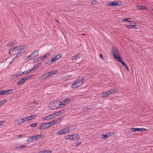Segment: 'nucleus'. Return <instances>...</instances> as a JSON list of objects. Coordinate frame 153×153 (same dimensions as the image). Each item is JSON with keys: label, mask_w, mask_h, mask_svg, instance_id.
I'll return each instance as SVG.
<instances>
[{"label": "nucleus", "mask_w": 153, "mask_h": 153, "mask_svg": "<svg viewBox=\"0 0 153 153\" xmlns=\"http://www.w3.org/2000/svg\"><path fill=\"white\" fill-rule=\"evenodd\" d=\"M85 81V79L82 77L79 78L75 80L73 83L71 85V88L75 89L82 85L83 82Z\"/></svg>", "instance_id": "nucleus-1"}, {"label": "nucleus", "mask_w": 153, "mask_h": 153, "mask_svg": "<svg viewBox=\"0 0 153 153\" xmlns=\"http://www.w3.org/2000/svg\"><path fill=\"white\" fill-rule=\"evenodd\" d=\"M19 51L17 53H14L13 55H16V57H18L22 56L25 53L27 50V48L26 47L25 45H21L18 46Z\"/></svg>", "instance_id": "nucleus-2"}, {"label": "nucleus", "mask_w": 153, "mask_h": 153, "mask_svg": "<svg viewBox=\"0 0 153 153\" xmlns=\"http://www.w3.org/2000/svg\"><path fill=\"white\" fill-rule=\"evenodd\" d=\"M72 99L71 97L68 98H65L61 101H60L58 104V107L61 108L64 105L68 104L72 101Z\"/></svg>", "instance_id": "nucleus-3"}, {"label": "nucleus", "mask_w": 153, "mask_h": 153, "mask_svg": "<svg viewBox=\"0 0 153 153\" xmlns=\"http://www.w3.org/2000/svg\"><path fill=\"white\" fill-rule=\"evenodd\" d=\"M112 53L114 56V58L117 61L121 58L118 49L116 48H114L112 49Z\"/></svg>", "instance_id": "nucleus-4"}, {"label": "nucleus", "mask_w": 153, "mask_h": 153, "mask_svg": "<svg viewBox=\"0 0 153 153\" xmlns=\"http://www.w3.org/2000/svg\"><path fill=\"white\" fill-rule=\"evenodd\" d=\"M39 51L35 50L30 55L26 56V58L29 60H31L36 57L38 55Z\"/></svg>", "instance_id": "nucleus-5"}, {"label": "nucleus", "mask_w": 153, "mask_h": 153, "mask_svg": "<svg viewBox=\"0 0 153 153\" xmlns=\"http://www.w3.org/2000/svg\"><path fill=\"white\" fill-rule=\"evenodd\" d=\"M69 129L66 127L60 130L57 133L58 135L65 134L69 132Z\"/></svg>", "instance_id": "nucleus-6"}, {"label": "nucleus", "mask_w": 153, "mask_h": 153, "mask_svg": "<svg viewBox=\"0 0 153 153\" xmlns=\"http://www.w3.org/2000/svg\"><path fill=\"white\" fill-rule=\"evenodd\" d=\"M107 4L108 5L111 6L112 7L116 6L118 5H120L122 4V2L120 1L107 2Z\"/></svg>", "instance_id": "nucleus-7"}, {"label": "nucleus", "mask_w": 153, "mask_h": 153, "mask_svg": "<svg viewBox=\"0 0 153 153\" xmlns=\"http://www.w3.org/2000/svg\"><path fill=\"white\" fill-rule=\"evenodd\" d=\"M49 127V126H48V123H45L42 124L39 127L40 129H45L48 128Z\"/></svg>", "instance_id": "nucleus-8"}, {"label": "nucleus", "mask_w": 153, "mask_h": 153, "mask_svg": "<svg viewBox=\"0 0 153 153\" xmlns=\"http://www.w3.org/2000/svg\"><path fill=\"white\" fill-rule=\"evenodd\" d=\"M19 47L18 46H16L14 48H12L9 50V53L11 55L13 52H14L15 51H17L19 50Z\"/></svg>", "instance_id": "nucleus-9"}, {"label": "nucleus", "mask_w": 153, "mask_h": 153, "mask_svg": "<svg viewBox=\"0 0 153 153\" xmlns=\"http://www.w3.org/2000/svg\"><path fill=\"white\" fill-rule=\"evenodd\" d=\"M117 91H116L114 89H111L109 91L106 92V96H107L111 94H114Z\"/></svg>", "instance_id": "nucleus-10"}, {"label": "nucleus", "mask_w": 153, "mask_h": 153, "mask_svg": "<svg viewBox=\"0 0 153 153\" xmlns=\"http://www.w3.org/2000/svg\"><path fill=\"white\" fill-rule=\"evenodd\" d=\"M42 135H36L32 136V138H33V140H36L39 139L41 138H43V137H42Z\"/></svg>", "instance_id": "nucleus-11"}, {"label": "nucleus", "mask_w": 153, "mask_h": 153, "mask_svg": "<svg viewBox=\"0 0 153 153\" xmlns=\"http://www.w3.org/2000/svg\"><path fill=\"white\" fill-rule=\"evenodd\" d=\"M36 117V115H33L32 116H30L28 117H26L24 118L25 120V121H29L33 119V118H35Z\"/></svg>", "instance_id": "nucleus-12"}, {"label": "nucleus", "mask_w": 153, "mask_h": 153, "mask_svg": "<svg viewBox=\"0 0 153 153\" xmlns=\"http://www.w3.org/2000/svg\"><path fill=\"white\" fill-rule=\"evenodd\" d=\"M72 140L74 141H76L79 138V136L77 134H74L72 135Z\"/></svg>", "instance_id": "nucleus-13"}, {"label": "nucleus", "mask_w": 153, "mask_h": 153, "mask_svg": "<svg viewBox=\"0 0 153 153\" xmlns=\"http://www.w3.org/2000/svg\"><path fill=\"white\" fill-rule=\"evenodd\" d=\"M25 81L24 78H23L20 79L19 81L17 82V85H22L23 83Z\"/></svg>", "instance_id": "nucleus-14"}, {"label": "nucleus", "mask_w": 153, "mask_h": 153, "mask_svg": "<svg viewBox=\"0 0 153 153\" xmlns=\"http://www.w3.org/2000/svg\"><path fill=\"white\" fill-rule=\"evenodd\" d=\"M16 40H14L13 42H10L8 43L7 46H13L15 45H16Z\"/></svg>", "instance_id": "nucleus-15"}, {"label": "nucleus", "mask_w": 153, "mask_h": 153, "mask_svg": "<svg viewBox=\"0 0 153 153\" xmlns=\"http://www.w3.org/2000/svg\"><path fill=\"white\" fill-rule=\"evenodd\" d=\"M58 72L57 70H54L53 71H51L50 72H48V73L49 75V76H51L53 74H54Z\"/></svg>", "instance_id": "nucleus-16"}, {"label": "nucleus", "mask_w": 153, "mask_h": 153, "mask_svg": "<svg viewBox=\"0 0 153 153\" xmlns=\"http://www.w3.org/2000/svg\"><path fill=\"white\" fill-rule=\"evenodd\" d=\"M137 8L139 10H146L147 9V7L143 6H137Z\"/></svg>", "instance_id": "nucleus-17"}, {"label": "nucleus", "mask_w": 153, "mask_h": 153, "mask_svg": "<svg viewBox=\"0 0 153 153\" xmlns=\"http://www.w3.org/2000/svg\"><path fill=\"white\" fill-rule=\"evenodd\" d=\"M147 129L146 128H136V131H146Z\"/></svg>", "instance_id": "nucleus-18"}, {"label": "nucleus", "mask_w": 153, "mask_h": 153, "mask_svg": "<svg viewBox=\"0 0 153 153\" xmlns=\"http://www.w3.org/2000/svg\"><path fill=\"white\" fill-rule=\"evenodd\" d=\"M62 56V54L61 53L58 54L57 55L54 56L58 60Z\"/></svg>", "instance_id": "nucleus-19"}, {"label": "nucleus", "mask_w": 153, "mask_h": 153, "mask_svg": "<svg viewBox=\"0 0 153 153\" xmlns=\"http://www.w3.org/2000/svg\"><path fill=\"white\" fill-rule=\"evenodd\" d=\"M115 133V132H110L106 134V138H109Z\"/></svg>", "instance_id": "nucleus-20"}, {"label": "nucleus", "mask_w": 153, "mask_h": 153, "mask_svg": "<svg viewBox=\"0 0 153 153\" xmlns=\"http://www.w3.org/2000/svg\"><path fill=\"white\" fill-rule=\"evenodd\" d=\"M72 135L69 134L65 136V138L66 139H70L72 140Z\"/></svg>", "instance_id": "nucleus-21"}, {"label": "nucleus", "mask_w": 153, "mask_h": 153, "mask_svg": "<svg viewBox=\"0 0 153 153\" xmlns=\"http://www.w3.org/2000/svg\"><path fill=\"white\" fill-rule=\"evenodd\" d=\"M49 75L48 74V73H46L44 75L42 76V79L43 80L45 79L47 77H49Z\"/></svg>", "instance_id": "nucleus-22"}, {"label": "nucleus", "mask_w": 153, "mask_h": 153, "mask_svg": "<svg viewBox=\"0 0 153 153\" xmlns=\"http://www.w3.org/2000/svg\"><path fill=\"white\" fill-rule=\"evenodd\" d=\"M80 53H78L76 54L75 55L71 57V59L73 60H74L76 58L78 57L80 55Z\"/></svg>", "instance_id": "nucleus-23"}, {"label": "nucleus", "mask_w": 153, "mask_h": 153, "mask_svg": "<svg viewBox=\"0 0 153 153\" xmlns=\"http://www.w3.org/2000/svg\"><path fill=\"white\" fill-rule=\"evenodd\" d=\"M56 123V121L54 120L53 121L51 122H50L48 123V126H49V127H50V126H51L53 125L54 124H55Z\"/></svg>", "instance_id": "nucleus-24"}, {"label": "nucleus", "mask_w": 153, "mask_h": 153, "mask_svg": "<svg viewBox=\"0 0 153 153\" xmlns=\"http://www.w3.org/2000/svg\"><path fill=\"white\" fill-rule=\"evenodd\" d=\"M57 61V59L54 56L51 59V61L52 63H54L55 62Z\"/></svg>", "instance_id": "nucleus-25"}, {"label": "nucleus", "mask_w": 153, "mask_h": 153, "mask_svg": "<svg viewBox=\"0 0 153 153\" xmlns=\"http://www.w3.org/2000/svg\"><path fill=\"white\" fill-rule=\"evenodd\" d=\"M117 61L121 63L123 65L125 66V67L126 66V65H126L122 60L121 58L117 60Z\"/></svg>", "instance_id": "nucleus-26"}, {"label": "nucleus", "mask_w": 153, "mask_h": 153, "mask_svg": "<svg viewBox=\"0 0 153 153\" xmlns=\"http://www.w3.org/2000/svg\"><path fill=\"white\" fill-rule=\"evenodd\" d=\"M33 75H31L29 76H28L26 77H24V78L25 80H28L29 79H31L33 76Z\"/></svg>", "instance_id": "nucleus-27"}, {"label": "nucleus", "mask_w": 153, "mask_h": 153, "mask_svg": "<svg viewBox=\"0 0 153 153\" xmlns=\"http://www.w3.org/2000/svg\"><path fill=\"white\" fill-rule=\"evenodd\" d=\"M25 120L24 118L22 119L19 121V123L18 124H22V123H23L24 122H25Z\"/></svg>", "instance_id": "nucleus-28"}, {"label": "nucleus", "mask_w": 153, "mask_h": 153, "mask_svg": "<svg viewBox=\"0 0 153 153\" xmlns=\"http://www.w3.org/2000/svg\"><path fill=\"white\" fill-rule=\"evenodd\" d=\"M7 101V100H4L0 101V106L4 104Z\"/></svg>", "instance_id": "nucleus-29"}, {"label": "nucleus", "mask_w": 153, "mask_h": 153, "mask_svg": "<svg viewBox=\"0 0 153 153\" xmlns=\"http://www.w3.org/2000/svg\"><path fill=\"white\" fill-rule=\"evenodd\" d=\"M36 126L37 123H32L30 124V127H36Z\"/></svg>", "instance_id": "nucleus-30"}, {"label": "nucleus", "mask_w": 153, "mask_h": 153, "mask_svg": "<svg viewBox=\"0 0 153 153\" xmlns=\"http://www.w3.org/2000/svg\"><path fill=\"white\" fill-rule=\"evenodd\" d=\"M42 153H51L52 151L51 150H45L42 151Z\"/></svg>", "instance_id": "nucleus-31"}, {"label": "nucleus", "mask_w": 153, "mask_h": 153, "mask_svg": "<svg viewBox=\"0 0 153 153\" xmlns=\"http://www.w3.org/2000/svg\"><path fill=\"white\" fill-rule=\"evenodd\" d=\"M31 71L30 70H28L27 71H24L23 72V73L24 75H25L29 73H30Z\"/></svg>", "instance_id": "nucleus-32"}, {"label": "nucleus", "mask_w": 153, "mask_h": 153, "mask_svg": "<svg viewBox=\"0 0 153 153\" xmlns=\"http://www.w3.org/2000/svg\"><path fill=\"white\" fill-rule=\"evenodd\" d=\"M130 20H131V19L130 18H127V19H123V22L127 21L128 22H131V21H130Z\"/></svg>", "instance_id": "nucleus-33"}, {"label": "nucleus", "mask_w": 153, "mask_h": 153, "mask_svg": "<svg viewBox=\"0 0 153 153\" xmlns=\"http://www.w3.org/2000/svg\"><path fill=\"white\" fill-rule=\"evenodd\" d=\"M97 2V1L95 0H92L91 2L92 4L93 5H96Z\"/></svg>", "instance_id": "nucleus-34"}, {"label": "nucleus", "mask_w": 153, "mask_h": 153, "mask_svg": "<svg viewBox=\"0 0 153 153\" xmlns=\"http://www.w3.org/2000/svg\"><path fill=\"white\" fill-rule=\"evenodd\" d=\"M26 147V146L25 145H22L18 147V148H25Z\"/></svg>", "instance_id": "nucleus-35"}, {"label": "nucleus", "mask_w": 153, "mask_h": 153, "mask_svg": "<svg viewBox=\"0 0 153 153\" xmlns=\"http://www.w3.org/2000/svg\"><path fill=\"white\" fill-rule=\"evenodd\" d=\"M50 55V53H47L46 54H45V55L43 56V57L42 58H46V57H47V56H49Z\"/></svg>", "instance_id": "nucleus-36"}, {"label": "nucleus", "mask_w": 153, "mask_h": 153, "mask_svg": "<svg viewBox=\"0 0 153 153\" xmlns=\"http://www.w3.org/2000/svg\"><path fill=\"white\" fill-rule=\"evenodd\" d=\"M31 141H33L32 137H30L27 140V142H30Z\"/></svg>", "instance_id": "nucleus-37"}, {"label": "nucleus", "mask_w": 153, "mask_h": 153, "mask_svg": "<svg viewBox=\"0 0 153 153\" xmlns=\"http://www.w3.org/2000/svg\"><path fill=\"white\" fill-rule=\"evenodd\" d=\"M6 91H7V94H9L12 93V92L13 91V90L11 89L9 90H7Z\"/></svg>", "instance_id": "nucleus-38"}, {"label": "nucleus", "mask_w": 153, "mask_h": 153, "mask_svg": "<svg viewBox=\"0 0 153 153\" xmlns=\"http://www.w3.org/2000/svg\"><path fill=\"white\" fill-rule=\"evenodd\" d=\"M89 109V108L88 107H85L83 108V110L84 111H87Z\"/></svg>", "instance_id": "nucleus-39"}, {"label": "nucleus", "mask_w": 153, "mask_h": 153, "mask_svg": "<svg viewBox=\"0 0 153 153\" xmlns=\"http://www.w3.org/2000/svg\"><path fill=\"white\" fill-rule=\"evenodd\" d=\"M2 95L3 94H6L7 93V91H1Z\"/></svg>", "instance_id": "nucleus-40"}, {"label": "nucleus", "mask_w": 153, "mask_h": 153, "mask_svg": "<svg viewBox=\"0 0 153 153\" xmlns=\"http://www.w3.org/2000/svg\"><path fill=\"white\" fill-rule=\"evenodd\" d=\"M35 66H36V68H37L39 67L41 65V63H38L37 64H35Z\"/></svg>", "instance_id": "nucleus-41"}, {"label": "nucleus", "mask_w": 153, "mask_h": 153, "mask_svg": "<svg viewBox=\"0 0 153 153\" xmlns=\"http://www.w3.org/2000/svg\"><path fill=\"white\" fill-rule=\"evenodd\" d=\"M15 56H16V55H15ZM15 56H15L14 58H13L11 60L10 62V63H9V64H11L14 61L15 59L16 58L15 57Z\"/></svg>", "instance_id": "nucleus-42"}, {"label": "nucleus", "mask_w": 153, "mask_h": 153, "mask_svg": "<svg viewBox=\"0 0 153 153\" xmlns=\"http://www.w3.org/2000/svg\"><path fill=\"white\" fill-rule=\"evenodd\" d=\"M131 130L132 132L136 131V128H131Z\"/></svg>", "instance_id": "nucleus-43"}, {"label": "nucleus", "mask_w": 153, "mask_h": 153, "mask_svg": "<svg viewBox=\"0 0 153 153\" xmlns=\"http://www.w3.org/2000/svg\"><path fill=\"white\" fill-rule=\"evenodd\" d=\"M43 119L44 120H49L48 119V116H47L46 117H44L43 118Z\"/></svg>", "instance_id": "nucleus-44"}, {"label": "nucleus", "mask_w": 153, "mask_h": 153, "mask_svg": "<svg viewBox=\"0 0 153 153\" xmlns=\"http://www.w3.org/2000/svg\"><path fill=\"white\" fill-rule=\"evenodd\" d=\"M26 135V134H20L18 135V137L19 138H21L22 137Z\"/></svg>", "instance_id": "nucleus-45"}, {"label": "nucleus", "mask_w": 153, "mask_h": 153, "mask_svg": "<svg viewBox=\"0 0 153 153\" xmlns=\"http://www.w3.org/2000/svg\"><path fill=\"white\" fill-rule=\"evenodd\" d=\"M51 63H52L51 62V59L50 60H48L46 62V64H48V65H50L51 64Z\"/></svg>", "instance_id": "nucleus-46"}, {"label": "nucleus", "mask_w": 153, "mask_h": 153, "mask_svg": "<svg viewBox=\"0 0 153 153\" xmlns=\"http://www.w3.org/2000/svg\"><path fill=\"white\" fill-rule=\"evenodd\" d=\"M19 76V74L18 73H17L15 75H14L13 76V78H16V77H17Z\"/></svg>", "instance_id": "nucleus-47"}, {"label": "nucleus", "mask_w": 153, "mask_h": 153, "mask_svg": "<svg viewBox=\"0 0 153 153\" xmlns=\"http://www.w3.org/2000/svg\"><path fill=\"white\" fill-rule=\"evenodd\" d=\"M43 57V56H42V57H39V58H38V60L39 61H41V60H42L43 59H44V58H42Z\"/></svg>", "instance_id": "nucleus-48"}, {"label": "nucleus", "mask_w": 153, "mask_h": 153, "mask_svg": "<svg viewBox=\"0 0 153 153\" xmlns=\"http://www.w3.org/2000/svg\"><path fill=\"white\" fill-rule=\"evenodd\" d=\"M18 74H19V76L24 75L23 72H19Z\"/></svg>", "instance_id": "nucleus-49"}, {"label": "nucleus", "mask_w": 153, "mask_h": 153, "mask_svg": "<svg viewBox=\"0 0 153 153\" xmlns=\"http://www.w3.org/2000/svg\"><path fill=\"white\" fill-rule=\"evenodd\" d=\"M48 119L49 120L51 119H52V118H53V117H52V116L51 114V115L48 116Z\"/></svg>", "instance_id": "nucleus-50"}, {"label": "nucleus", "mask_w": 153, "mask_h": 153, "mask_svg": "<svg viewBox=\"0 0 153 153\" xmlns=\"http://www.w3.org/2000/svg\"><path fill=\"white\" fill-rule=\"evenodd\" d=\"M100 137L103 139H105V134L104 135H102L101 137Z\"/></svg>", "instance_id": "nucleus-51"}, {"label": "nucleus", "mask_w": 153, "mask_h": 153, "mask_svg": "<svg viewBox=\"0 0 153 153\" xmlns=\"http://www.w3.org/2000/svg\"><path fill=\"white\" fill-rule=\"evenodd\" d=\"M60 112V111L57 112L56 113H55L54 114H55L56 117L57 116L59 115V113Z\"/></svg>", "instance_id": "nucleus-52"}, {"label": "nucleus", "mask_w": 153, "mask_h": 153, "mask_svg": "<svg viewBox=\"0 0 153 153\" xmlns=\"http://www.w3.org/2000/svg\"><path fill=\"white\" fill-rule=\"evenodd\" d=\"M36 68L35 66V65L32 68H31V69H30L31 71H32L35 69Z\"/></svg>", "instance_id": "nucleus-53"}, {"label": "nucleus", "mask_w": 153, "mask_h": 153, "mask_svg": "<svg viewBox=\"0 0 153 153\" xmlns=\"http://www.w3.org/2000/svg\"><path fill=\"white\" fill-rule=\"evenodd\" d=\"M81 143L80 142H77L76 143V145L77 146H78V145H80L81 144Z\"/></svg>", "instance_id": "nucleus-54"}, {"label": "nucleus", "mask_w": 153, "mask_h": 153, "mask_svg": "<svg viewBox=\"0 0 153 153\" xmlns=\"http://www.w3.org/2000/svg\"><path fill=\"white\" fill-rule=\"evenodd\" d=\"M101 96H102V98H103L104 97H105V93L104 92V93H102L101 94Z\"/></svg>", "instance_id": "nucleus-55"}, {"label": "nucleus", "mask_w": 153, "mask_h": 153, "mask_svg": "<svg viewBox=\"0 0 153 153\" xmlns=\"http://www.w3.org/2000/svg\"><path fill=\"white\" fill-rule=\"evenodd\" d=\"M126 26L128 27H129L130 28H132V27H133V25H126Z\"/></svg>", "instance_id": "nucleus-56"}, {"label": "nucleus", "mask_w": 153, "mask_h": 153, "mask_svg": "<svg viewBox=\"0 0 153 153\" xmlns=\"http://www.w3.org/2000/svg\"><path fill=\"white\" fill-rule=\"evenodd\" d=\"M4 122V121L0 122V126H2L3 123Z\"/></svg>", "instance_id": "nucleus-57"}, {"label": "nucleus", "mask_w": 153, "mask_h": 153, "mask_svg": "<svg viewBox=\"0 0 153 153\" xmlns=\"http://www.w3.org/2000/svg\"><path fill=\"white\" fill-rule=\"evenodd\" d=\"M100 58L102 59H103V57L102 56V55L101 54H100Z\"/></svg>", "instance_id": "nucleus-58"}, {"label": "nucleus", "mask_w": 153, "mask_h": 153, "mask_svg": "<svg viewBox=\"0 0 153 153\" xmlns=\"http://www.w3.org/2000/svg\"><path fill=\"white\" fill-rule=\"evenodd\" d=\"M125 67L126 68L128 71H129V69L128 68V67L127 65H126Z\"/></svg>", "instance_id": "nucleus-59"}, {"label": "nucleus", "mask_w": 153, "mask_h": 153, "mask_svg": "<svg viewBox=\"0 0 153 153\" xmlns=\"http://www.w3.org/2000/svg\"><path fill=\"white\" fill-rule=\"evenodd\" d=\"M51 115H52L53 118V117H56V116H55V114H54H54H52Z\"/></svg>", "instance_id": "nucleus-60"}, {"label": "nucleus", "mask_w": 153, "mask_h": 153, "mask_svg": "<svg viewBox=\"0 0 153 153\" xmlns=\"http://www.w3.org/2000/svg\"><path fill=\"white\" fill-rule=\"evenodd\" d=\"M130 22H131V24H132L134 23L133 22H132V21H131Z\"/></svg>", "instance_id": "nucleus-61"}, {"label": "nucleus", "mask_w": 153, "mask_h": 153, "mask_svg": "<svg viewBox=\"0 0 153 153\" xmlns=\"http://www.w3.org/2000/svg\"><path fill=\"white\" fill-rule=\"evenodd\" d=\"M2 95V92H1V91H0V95Z\"/></svg>", "instance_id": "nucleus-62"}, {"label": "nucleus", "mask_w": 153, "mask_h": 153, "mask_svg": "<svg viewBox=\"0 0 153 153\" xmlns=\"http://www.w3.org/2000/svg\"><path fill=\"white\" fill-rule=\"evenodd\" d=\"M135 27V25H133V27H132H132Z\"/></svg>", "instance_id": "nucleus-63"}, {"label": "nucleus", "mask_w": 153, "mask_h": 153, "mask_svg": "<svg viewBox=\"0 0 153 153\" xmlns=\"http://www.w3.org/2000/svg\"><path fill=\"white\" fill-rule=\"evenodd\" d=\"M38 153H42V151Z\"/></svg>", "instance_id": "nucleus-64"}]
</instances>
